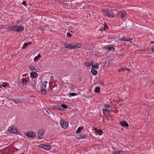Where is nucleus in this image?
<instances>
[{"label":"nucleus","mask_w":154,"mask_h":154,"mask_svg":"<svg viewBox=\"0 0 154 154\" xmlns=\"http://www.w3.org/2000/svg\"><path fill=\"white\" fill-rule=\"evenodd\" d=\"M26 2L25 1L23 2L22 3V4L24 5H26Z\"/></svg>","instance_id":"obj_41"},{"label":"nucleus","mask_w":154,"mask_h":154,"mask_svg":"<svg viewBox=\"0 0 154 154\" xmlns=\"http://www.w3.org/2000/svg\"><path fill=\"white\" fill-rule=\"evenodd\" d=\"M14 28L15 29L14 30V31H16L18 32L23 31L24 28L23 26L17 25H14Z\"/></svg>","instance_id":"obj_3"},{"label":"nucleus","mask_w":154,"mask_h":154,"mask_svg":"<svg viewBox=\"0 0 154 154\" xmlns=\"http://www.w3.org/2000/svg\"><path fill=\"white\" fill-rule=\"evenodd\" d=\"M14 24L13 25V23L12 24L11 26H9L8 28L7 29L9 30H11L13 31H14Z\"/></svg>","instance_id":"obj_18"},{"label":"nucleus","mask_w":154,"mask_h":154,"mask_svg":"<svg viewBox=\"0 0 154 154\" xmlns=\"http://www.w3.org/2000/svg\"><path fill=\"white\" fill-rule=\"evenodd\" d=\"M54 77L53 76H51L50 79V81H51L53 80Z\"/></svg>","instance_id":"obj_38"},{"label":"nucleus","mask_w":154,"mask_h":154,"mask_svg":"<svg viewBox=\"0 0 154 154\" xmlns=\"http://www.w3.org/2000/svg\"><path fill=\"white\" fill-rule=\"evenodd\" d=\"M8 130L11 133L14 134H16L17 133L18 131L17 130L13 127V126H10L8 129Z\"/></svg>","instance_id":"obj_7"},{"label":"nucleus","mask_w":154,"mask_h":154,"mask_svg":"<svg viewBox=\"0 0 154 154\" xmlns=\"http://www.w3.org/2000/svg\"><path fill=\"white\" fill-rule=\"evenodd\" d=\"M3 26L1 25L0 26V29H3Z\"/></svg>","instance_id":"obj_42"},{"label":"nucleus","mask_w":154,"mask_h":154,"mask_svg":"<svg viewBox=\"0 0 154 154\" xmlns=\"http://www.w3.org/2000/svg\"><path fill=\"white\" fill-rule=\"evenodd\" d=\"M91 73L94 75H96L97 74V71L95 69H91Z\"/></svg>","instance_id":"obj_22"},{"label":"nucleus","mask_w":154,"mask_h":154,"mask_svg":"<svg viewBox=\"0 0 154 154\" xmlns=\"http://www.w3.org/2000/svg\"><path fill=\"white\" fill-rule=\"evenodd\" d=\"M150 43H151L153 44V43H154V42H153V41H151Z\"/></svg>","instance_id":"obj_46"},{"label":"nucleus","mask_w":154,"mask_h":154,"mask_svg":"<svg viewBox=\"0 0 154 154\" xmlns=\"http://www.w3.org/2000/svg\"><path fill=\"white\" fill-rule=\"evenodd\" d=\"M77 95V94L75 93H70L69 94V95L70 96H75Z\"/></svg>","instance_id":"obj_30"},{"label":"nucleus","mask_w":154,"mask_h":154,"mask_svg":"<svg viewBox=\"0 0 154 154\" xmlns=\"http://www.w3.org/2000/svg\"><path fill=\"white\" fill-rule=\"evenodd\" d=\"M39 147L45 150H49L51 148V146L50 145H46L44 144H41L39 145Z\"/></svg>","instance_id":"obj_6"},{"label":"nucleus","mask_w":154,"mask_h":154,"mask_svg":"<svg viewBox=\"0 0 154 154\" xmlns=\"http://www.w3.org/2000/svg\"><path fill=\"white\" fill-rule=\"evenodd\" d=\"M120 40L125 41L126 42L130 41L132 40L130 39V37H124L123 38H122L120 39Z\"/></svg>","instance_id":"obj_12"},{"label":"nucleus","mask_w":154,"mask_h":154,"mask_svg":"<svg viewBox=\"0 0 154 154\" xmlns=\"http://www.w3.org/2000/svg\"><path fill=\"white\" fill-rule=\"evenodd\" d=\"M83 127L82 126L79 127L76 130L75 133L76 134H79V133L83 129Z\"/></svg>","instance_id":"obj_19"},{"label":"nucleus","mask_w":154,"mask_h":154,"mask_svg":"<svg viewBox=\"0 0 154 154\" xmlns=\"http://www.w3.org/2000/svg\"><path fill=\"white\" fill-rule=\"evenodd\" d=\"M65 46V47L69 49H72V43H71L70 44L66 42L64 43Z\"/></svg>","instance_id":"obj_13"},{"label":"nucleus","mask_w":154,"mask_h":154,"mask_svg":"<svg viewBox=\"0 0 154 154\" xmlns=\"http://www.w3.org/2000/svg\"><path fill=\"white\" fill-rule=\"evenodd\" d=\"M103 13L106 16L110 17H113L115 14L111 10H109L108 9L103 10Z\"/></svg>","instance_id":"obj_1"},{"label":"nucleus","mask_w":154,"mask_h":154,"mask_svg":"<svg viewBox=\"0 0 154 154\" xmlns=\"http://www.w3.org/2000/svg\"><path fill=\"white\" fill-rule=\"evenodd\" d=\"M51 112V111H46V112L47 114H50V112Z\"/></svg>","instance_id":"obj_40"},{"label":"nucleus","mask_w":154,"mask_h":154,"mask_svg":"<svg viewBox=\"0 0 154 154\" xmlns=\"http://www.w3.org/2000/svg\"><path fill=\"white\" fill-rule=\"evenodd\" d=\"M32 43V42H28L24 43L22 47V49H25L27 47L28 45L31 44Z\"/></svg>","instance_id":"obj_14"},{"label":"nucleus","mask_w":154,"mask_h":154,"mask_svg":"<svg viewBox=\"0 0 154 154\" xmlns=\"http://www.w3.org/2000/svg\"><path fill=\"white\" fill-rule=\"evenodd\" d=\"M93 63L92 62H91L90 63H85V64L86 66L89 67L90 66H91Z\"/></svg>","instance_id":"obj_25"},{"label":"nucleus","mask_w":154,"mask_h":154,"mask_svg":"<svg viewBox=\"0 0 154 154\" xmlns=\"http://www.w3.org/2000/svg\"><path fill=\"white\" fill-rule=\"evenodd\" d=\"M47 83V82H44L43 83V85L44 86V88H45L46 87V84Z\"/></svg>","instance_id":"obj_35"},{"label":"nucleus","mask_w":154,"mask_h":154,"mask_svg":"<svg viewBox=\"0 0 154 154\" xmlns=\"http://www.w3.org/2000/svg\"><path fill=\"white\" fill-rule=\"evenodd\" d=\"M99 68V65H94L92 66V68L91 69H98Z\"/></svg>","instance_id":"obj_24"},{"label":"nucleus","mask_w":154,"mask_h":154,"mask_svg":"<svg viewBox=\"0 0 154 154\" xmlns=\"http://www.w3.org/2000/svg\"><path fill=\"white\" fill-rule=\"evenodd\" d=\"M111 154H122V151L113 152Z\"/></svg>","instance_id":"obj_27"},{"label":"nucleus","mask_w":154,"mask_h":154,"mask_svg":"<svg viewBox=\"0 0 154 154\" xmlns=\"http://www.w3.org/2000/svg\"><path fill=\"white\" fill-rule=\"evenodd\" d=\"M126 69H127V70H129V69H128V68H126Z\"/></svg>","instance_id":"obj_48"},{"label":"nucleus","mask_w":154,"mask_h":154,"mask_svg":"<svg viewBox=\"0 0 154 154\" xmlns=\"http://www.w3.org/2000/svg\"><path fill=\"white\" fill-rule=\"evenodd\" d=\"M17 100H14V101L15 102H16V101H17Z\"/></svg>","instance_id":"obj_47"},{"label":"nucleus","mask_w":154,"mask_h":154,"mask_svg":"<svg viewBox=\"0 0 154 154\" xmlns=\"http://www.w3.org/2000/svg\"><path fill=\"white\" fill-rule=\"evenodd\" d=\"M105 48L106 49L108 50L109 51H115V49L112 47V45H107L105 47Z\"/></svg>","instance_id":"obj_8"},{"label":"nucleus","mask_w":154,"mask_h":154,"mask_svg":"<svg viewBox=\"0 0 154 154\" xmlns=\"http://www.w3.org/2000/svg\"><path fill=\"white\" fill-rule=\"evenodd\" d=\"M44 133V130L43 129L39 131L37 134L38 139L40 140L42 138Z\"/></svg>","instance_id":"obj_5"},{"label":"nucleus","mask_w":154,"mask_h":154,"mask_svg":"<svg viewBox=\"0 0 154 154\" xmlns=\"http://www.w3.org/2000/svg\"><path fill=\"white\" fill-rule=\"evenodd\" d=\"M60 123L61 125H66L67 124V125H69L68 123L67 122L62 120L60 121Z\"/></svg>","instance_id":"obj_15"},{"label":"nucleus","mask_w":154,"mask_h":154,"mask_svg":"<svg viewBox=\"0 0 154 154\" xmlns=\"http://www.w3.org/2000/svg\"><path fill=\"white\" fill-rule=\"evenodd\" d=\"M125 70V68L124 69L123 68H120L119 69H118V72H122L123 71Z\"/></svg>","instance_id":"obj_29"},{"label":"nucleus","mask_w":154,"mask_h":154,"mask_svg":"<svg viewBox=\"0 0 154 154\" xmlns=\"http://www.w3.org/2000/svg\"><path fill=\"white\" fill-rule=\"evenodd\" d=\"M22 82L23 83H26L27 82V80L25 78H23L22 79Z\"/></svg>","instance_id":"obj_31"},{"label":"nucleus","mask_w":154,"mask_h":154,"mask_svg":"<svg viewBox=\"0 0 154 154\" xmlns=\"http://www.w3.org/2000/svg\"><path fill=\"white\" fill-rule=\"evenodd\" d=\"M123 126L124 128H125V127H128L129 126L124 125V126Z\"/></svg>","instance_id":"obj_43"},{"label":"nucleus","mask_w":154,"mask_h":154,"mask_svg":"<svg viewBox=\"0 0 154 154\" xmlns=\"http://www.w3.org/2000/svg\"><path fill=\"white\" fill-rule=\"evenodd\" d=\"M112 110H108V112H109V113H110L111 111H112Z\"/></svg>","instance_id":"obj_44"},{"label":"nucleus","mask_w":154,"mask_h":154,"mask_svg":"<svg viewBox=\"0 0 154 154\" xmlns=\"http://www.w3.org/2000/svg\"><path fill=\"white\" fill-rule=\"evenodd\" d=\"M95 131L97 132V133L99 135H102L103 133L102 131L100 130H98L97 129H95Z\"/></svg>","instance_id":"obj_17"},{"label":"nucleus","mask_w":154,"mask_h":154,"mask_svg":"<svg viewBox=\"0 0 154 154\" xmlns=\"http://www.w3.org/2000/svg\"><path fill=\"white\" fill-rule=\"evenodd\" d=\"M41 56L40 54H38L37 56L35 57L34 58V61H37L41 58Z\"/></svg>","instance_id":"obj_20"},{"label":"nucleus","mask_w":154,"mask_h":154,"mask_svg":"<svg viewBox=\"0 0 154 154\" xmlns=\"http://www.w3.org/2000/svg\"><path fill=\"white\" fill-rule=\"evenodd\" d=\"M68 126H61L62 128H64V129H66V128Z\"/></svg>","instance_id":"obj_37"},{"label":"nucleus","mask_w":154,"mask_h":154,"mask_svg":"<svg viewBox=\"0 0 154 154\" xmlns=\"http://www.w3.org/2000/svg\"><path fill=\"white\" fill-rule=\"evenodd\" d=\"M102 111L103 112V113L106 115H107L109 114V112H108V110H107L106 109H102Z\"/></svg>","instance_id":"obj_21"},{"label":"nucleus","mask_w":154,"mask_h":154,"mask_svg":"<svg viewBox=\"0 0 154 154\" xmlns=\"http://www.w3.org/2000/svg\"><path fill=\"white\" fill-rule=\"evenodd\" d=\"M94 91L95 92L99 93L100 91V88L99 87H96L94 89Z\"/></svg>","instance_id":"obj_23"},{"label":"nucleus","mask_w":154,"mask_h":154,"mask_svg":"<svg viewBox=\"0 0 154 154\" xmlns=\"http://www.w3.org/2000/svg\"><path fill=\"white\" fill-rule=\"evenodd\" d=\"M152 52L154 53V48H153L152 49Z\"/></svg>","instance_id":"obj_45"},{"label":"nucleus","mask_w":154,"mask_h":154,"mask_svg":"<svg viewBox=\"0 0 154 154\" xmlns=\"http://www.w3.org/2000/svg\"><path fill=\"white\" fill-rule=\"evenodd\" d=\"M7 82H4L2 85V86L4 87H5L7 86Z\"/></svg>","instance_id":"obj_34"},{"label":"nucleus","mask_w":154,"mask_h":154,"mask_svg":"<svg viewBox=\"0 0 154 154\" xmlns=\"http://www.w3.org/2000/svg\"><path fill=\"white\" fill-rule=\"evenodd\" d=\"M61 106L62 108H64L66 109L67 108V106L64 104H61Z\"/></svg>","instance_id":"obj_32"},{"label":"nucleus","mask_w":154,"mask_h":154,"mask_svg":"<svg viewBox=\"0 0 154 154\" xmlns=\"http://www.w3.org/2000/svg\"><path fill=\"white\" fill-rule=\"evenodd\" d=\"M26 135L29 138H33L35 137V133L33 131L28 132Z\"/></svg>","instance_id":"obj_4"},{"label":"nucleus","mask_w":154,"mask_h":154,"mask_svg":"<svg viewBox=\"0 0 154 154\" xmlns=\"http://www.w3.org/2000/svg\"><path fill=\"white\" fill-rule=\"evenodd\" d=\"M108 28V26L107 25H104V29H106L107 28Z\"/></svg>","instance_id":"obj_39"},{"label":"nucleus","mask_w":154,"mask_h":154,"mask_svg":"<svg viewBox=\"0 0 154 154\" xmlns=\"http://www.w3.org/2000/svg\"><path fill=\"white\" fill-rule=\"evenodd\" d=\"M110 105H105V107L107 108H109L110 107Z\"/></svg>","instance_id":"obj_36"},{"label":"nucleus","mask_w":154,"mask_h":154,"mask_svg":"<svg viewBox=\"0 0 154 154\" xmlns=\"http://www.w3.org/2000/svg\"><path fill=\"white\" fill-rule=\"evenodd\" d=\"M67 36L68 37L70 38L72 36V35L70 32H67Z\"/></svg>","instance_id":"obj_33"},{"label":"nucleus","mask_w":154,"mask_h":154,"mask_svg":"<svg viewBox=\"0 0 154 154\" xmlns=\"http://www.w3.org/2000/svg\"><path fill=\"white\" fill-rule=\"evenodd\" d=\"M127 13L125 11H119L117 13V15L119 17L123 18L126 17Z\"/></svg>","instance_id":"obj_2"},{"label":"nucleus","mask_w":154,"mask_h":154,"mask_svg":"<svg viewBox=\"0 0 154 154\" xmlns=\"http://www.w3.org/2000/svg\"><path fill=\"white\" fill-rule=\"evenodd\" d=\"M87 137V135L85 134H81L79 135H77L76 137L78 139H81L82 138L85 139Z\"/></svg>","instance_id":"obj_10"},{"label":"nucleus","mask_w":154,"mask_h":154,"mask_svg":"<svg viewBox=\"0 0 154 154\" xmlns=\"http://www.w3.org/2000/svg\"><path fill=\"white\" fill-rule=\"evenodd\" d=\"M120 125H129L125 120L123 119L122 121H121L120 122Z\"/></svg>","instance_id":"obj_16"},{"label":"nucleus","mask_w":154,"mask_h":154,"mask_svg":"<svg viewBox=\"0 0 154 154\" xmlns=\"http://www.w3.org/2000/svg\"><path fill=\"white\" fill-rule=\"evenodd\" d=\"M72 49H76L80 48L82 47V45L80 44H76L72 43Z\"/></svg>","instance_id":"obj_9"},{"label":"nucleus","mask_w":154,"mask_h":154,"mask_svg":"<svg viewBox=\"0 0 154 154\" xmlns=\"http://www.w3.org/2000/svg\"><path fill=\"white\" fill-rule=\"evenodd\" d=\"M29 68L30 69V70H31L32 71L33 70H34L35 71H37V69H35V67H34L33 66H29Z\"/></svg>","instance_id":"obj_26"},{"label":"nucleus","mask_w":154,"mask_h":154,"mask_svg":"<svg viewBox=\"0 0 154 154\" xmlns=\"http://www.w3.org/2000/svg\"><path fill=\"white\" fill-rule=\"evenodd\" d=\"M31 77L34 79L37 78L38 77V74L35 72H32L30 73Z\"/></svg>","instance_id":"obj_11"},{"label":"nucleus","mask_w":154,"mask_h":154,"mask_svg":"<svg viewBox=\"0 0 154 154\" xmlns=\"http://www.w3.org/2000/svg\"><path fill=\"white\" fill-rule=\"evenodd\" d=\"M41 92L44 94H45L47 93L45 89L43 88L41 89Z\"/></svg>","instance_id":"obj_28"}]
</instances>
